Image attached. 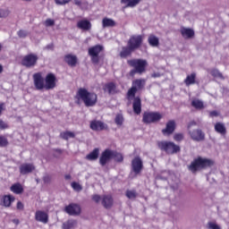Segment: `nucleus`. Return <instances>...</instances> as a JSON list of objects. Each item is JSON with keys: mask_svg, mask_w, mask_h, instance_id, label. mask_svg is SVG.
I'll use <instances>...</instances> for the list:
<instances>
[{"mask_svg": "<svg viewBox=\"0 0 229 229\" xmlns=\"http://www.w3.org/2000/svg\"><path fill=\"white\" fill-rule=\"evenodd\" d=\"M34 87L36 90H53L56 87V75L49 72L46 75L45 79L42 76V72H36L32 75Z\"/></svg>", "mask_w": 229, "mask_h": 229, "instance_id": "obj_2", "label": "nucleus"}, {"mask_svg": "<svg viewBox=\"0 0 229 229\" xmlns=\"http://www.w3.org/2000/svg\"><path fill=\"white\" fill-rule=\"evenodd\" d=\"M127 64L132 69L129 72L131 78H135V74L140 76L146 72L148 67V61L146 59H130L127 60Z\"/></svg>", "mask_w": 229, "mask_h": 229, "instance_id": "obj_5", "label": "nucleus"}, {"mask_svg": "<svg viewBox=\"0 0 229 229\" xmlns=\"http://www.w3.org/2000/svg\"><path fill=\"white\" fill-rule=\"evenodd\" d=\"M53 151L55 153H58V155H62V153H64V150H62L61 148H54Z\"/></svg>", "mask_w": 229, "mask_h": 229, "instance_id": "obj_53", "label": "nucleus"}, {"mask_svg": "<svg viewBox=\"0 0 229 229\" xmlns=\"http://www.w3.org/2000/svg\"><path fill=\"white\" fill-rule=\"evenodd\" d=\"M103 90L109 95L117 94V85L114 82H107L103 86Z\"/></svg>", "mask_w": 229, "mask_h": 229, "instance_id": "obj_23", "label": "nucleus"}, {"mask_svg": "<svg viewBox=\"0 0 229 229\" xmlns=\"http://www.w3.org/2000/svg\"><path fill=\"white\" fill-rule=\"evenodd\" d=\"M19 169L21 174H30V173L35 171V165L33 164L24 163L20 165Z\"/></svg>", "mask_w": 229, "mask_h": 229, "instance_id": "obj_20", "label": "nucleus"}, {"mask_svg": "<svg viewBox=\"0 0 229 229\" xmlns=\"http://www.w3.org/2000/svg\"><path fill=\"white\" fill-rule=\"evenodd\" d=\"M212 165H214V160L199 156L191 161L188 166V170L191 171L192 174H196V173L205 171V169H208V167H212Z\"/></svg>", "mask_w": 229, "mask_h": 229, "instance_id": "obj_4", "label": "nucleus"}, {"mask_svg": "<svg viewBox=\"0 0 229 229\" xmlns=\"http://www.w3.org/2000/svg\"><path fill=\"white\" fill-rule=\"evenodd\" d=\"M157 148H159L161 151H165L166 155H176V153H180L182 150L180 146L173 141H158Z\"/></svg>", "mask_w": 229, "mask_h": 229, "instance_id": "obj_6", "label": "nucleus"}, {"mask_svg": "<svg viewBox=\"0 0 229 229\" xmlns=\"http://www.w3.org/2000/svg\"><path fill=\"white\" fill-rule=\"evenodd\" d=\"M38 63V55L35 53H30L26 55H24L21 60V64L23 67H26V69H31L37 65Z\"/></svg>", "mask_w": 229, "mask_h": 229, "instance_id": "obj_7", "label": "nucleus"}, {"mask_svg": "<svg viewBox=\"0 0 229 229\" xmlns=\"http://www.w3.org/2000/svg\"><path fill=\"white\" fill-rule=\"evenodd\" d=\"M43 182H44L45 183H49V182H51V176H49V175L44 176V177H43Z\"/></svg>", "mask_w": 229, "mask_h": 229, "instance_id": "obj_52", "label": "nucleus"}, {"mask_svg": "<svg viewBox=\"0 0 229 229\" xmlns=\"http://www.w3.org/2000/svg\"><path fill=\"white\" fill-rule=\"evenodd\" d=\"M197 78L198 75L196 74V72H191L186 76L183 83L184 85H186V87H191V85H198V83L199 82L197 81Z\"/></svg>", "mask_w": 229, "mask_h": 229, "instance_id": "obj_18", "label": "nucleus"}, {"mask_svg": "<svg viewBox=\"0 0 229 229\" xmlns=\"http://www.w3.org/2000/svg\"><path fill=\"white\" fill-rule=\"evenodd\" d=\"M210 74L213 76V78H223V73L220 72L217 69L211 70Z\"/></svg>", "mask_w": 229, "mask_h": 229, "instance_id": "obj_40", "label": "nucleus"}, {"mask_svg": "<svg viewBox=\"0 0 229 229\" xmlns=\"http://www.w3.org/2000/svg\"><path fill=\"white\" fill-rule=\"evenodd\" d=\"M181 35L183 38L189 39V38H194V30L191 29V28H185L182 27L181 29Z\"/></svg>", "mask_w": 229, "mask_h": 229, "instance_id": "obj_24", "label": "nucleus"}, {"mask_svg": "<svg viewBox=\"0 0 229 229\" xmlns=\"http://www.w3.org/2000/svg\"><path fill=\"white\" fill-rule=\"evenodd\" d=\"M183 139H185V136L182 132H178L174 135V140H175V142H182Z\"/></svg>", "mask_w": 229, "mask_h": 229, "instance_id": "obj_41", "label": "nucleus"}, {"mask_svg": "<svg viewBox=\"0 0 229 229\" xmlns=\"http://www.w3.org/2000/svg\"><path fill=\"white\" fill-rule=\"evenodd\" d=\"M157 77H158V75L157 74H154V78H157Z\"/></svg>", "mask_w": 229, "mask_h": 229, "instance_id": "obj_61", "label": "nucleus"}, {"mask_svg": "<svg viewBox=\"0 0 229 229\" xmlns=\"http://www.w3.org/2000/svg\"><path fill=\"white\" fill-rule=\"evenodd\" d=\"M209 117H219V112L217 111L209 112Z\"/></svg>", "mask_w": 229, "mask_h": 229, "instance_id": "obj_50", "label": "nucleus"}, {"mask_svg": "<svg viewBox=\"0 0 229 229\" xmlns=\"http://www.w3.org/2000/svg\"><path fill=\"white\" fill-rule=\"evenodd\" d=\"M13 222L15 225H19V219H13Z\"/></svg>", "mask_w": 229, "mask_h": 229, "instance_id": "obj_59", "label": "nucleus"}, {"mask_svg": "<svg viewBox=\"0 0 229 229\" xmlns=\"http://www.w3.org/2000/svg\"><path fill=\"white\" fill-rule=\"evenodd\" d=\"M8 128H10L8 123L4 122L3 119H0V130H8Z\"/></svg>", "mask_w": 229, "mask_h": 229, "instance_id": "obj_42", "label": "nucleus"}, {"mask_svg": "<svg viewBox=\"0 0 229 229\" xmlns=\"http://www.w3.org/2000/svg\"><path fill=\"white\" fill-rule=\"evenodd\" d=\"M72 0H55V4H60L61 6H64V4H69Z\"/></svg>", "mask_w": 229, "mask_h": 229, "instance_id": "obj_47", "label": "nucleus"}, {"mask_svg": "<svg viewBox=\"0 0 229 229\" xmlns=\"http://www.w3.org/2000/svg\"><path fill=\"white\" fill-rule=\"evenodd\" d=\"M133 51L135 50L131 48L129 45L123 47L122 51L120 52V57L128 58V56H131V53H133Z\"/></svg>", "mask_w": 229, "mask_h": 229, "instance_id": "obj_25", "label": "nucleus"}, {"mask_svg": "<svg viewBox=\"0 0 229 229\" xmlns=\"http://www.w3.org/2000/svg\"><path fill=\"white\" fill-rule=\"evenodd\" d=\"M64 62L70 67H76V65L78 64V56L72 54H67L64 55Z\"/></svg>", "mask_w": 229, "mask_h": 229, "instance_id": "obj_22", "label": "nucleus"}, {"mask_svg": "<svg viewBox=\"0 0 229 229\" xmlns=\"http://www.w3.org/2000/svg\"><path fill=\"white\" fill-rule=\"evenodd\" d=\"M144 42V37L142 35H132L127 41V46L132 48L134 51L140 49Z\"/></svg>", "mask_w": 229, "mask_h": 229, "instance_id": "obj_9", "label": "nucleus"}, {"mask_svg": "<svg viewBox=\"0 0 229 229\" xmlns=\"http://www.w3.org/2000/svg\"><path fill=\"white\" fill-rule=\"evenodd\" d=\"M72 187L74 191H81V189H82L81 185H80V183H78L76 182H72Z\"/></svg>", "mask_w": 229, "mask_h": 229, "instance_id": "obj_46", "label": "nucleus"}, {"mask_svg": "<svg viewBox=\"0 0 229 229\" xmlns=\"http://www.w3.org/2000/svg\"><path fill=\"white\" fill-rule=\"evenodd\" d=\"M99 158V148H94L89 154L86 156V160H98Z\"/></svg>", "mask_w": 229, "mask_h": 229, "instance_id": "obj_29", "label": "nucleus"}, {"mask_svg": "<svg viewBox=\"0 0 229 229\" xmlns=\"http://www.w3.org/2000/svg\"><path fill=\"white\" fill-rule=\"evenodd\" d=\"M65 180H71L72 176L71 174L64 175Z\"/></svg>", "mask_w": 229, "mask_h": 229, "instance_id": "obj_58", "label": "nucleus"}, {"mask_svg": "<svg viewBox=\"0 0 229 229\" xmlns=\"http://www.w3.org/2000/svg\"><path fill=\"white\" fill-rule=\"evenodd\" d=\"M77 28L82 31H90L92 30V23L89 20H81L77 22Z\"/></svg>", "mask_w": 229, "mask_h": 229, "instance_id": "obj_21", "label": "nucleus"}, {"mask_svg": "<svg viewBox=\"0 0 229 229\" xmlns=\"http://www.w3.org/2000/svg\"><path fill=\"white\" fill-rule=\"evenodd\" d=\"M114 158V162H118L121 164V162L124 161V157L120 152H117L116 150H112V159Z\"/></svg>", "mask_w": 229, "mask_h": 229, "instance_id": "obj_34", "label": "nucleus"}, {"mask_svg": "<svg viewBox=\"0 0 229 229\" xmlns=\"http://www.w3.org/2000/svg\"><path fill=\"white\" fill-rule=\"evenodd\" d=\"M125 196L129 199H135V198H137V196H139V194L137 193V191L135 190H127L125 192Z\"/></svg>", "mask_w": 229, "mask_h": 229, "instance_id": "obj_37", "label": "nucleus"}, {"mask_svg": "<svg viewBox=\"0 0 229 229\" xmlns=\"http://www.w3.org/2000/svg\"><path fill=\"white\" fill-rule=\"evenodd\" d=\"M122 4H126L125 8H133L140 3V0H121Z\"/></svg>", "mask_w": 229, "mask_h": 229, "instance_id": "obj_32", "label": "nucleus"}, {"mask_svg": "<svg viewBox=\"0 0 229 229\" xmlns=\"http://www.w3.org/2000/svg\"><path fill=\"white\" fill-rule=\"evenodd\" d=\"M59 137L64 140H69L70 139H74L76 134L71 131H63L60 133Z\"/></svg>", "mask_w": 229, "mask_h": 229, "instance_id": "obj_33", "label": "nucleus"}, {"mask_svg": "<svg viewBox=\"0 0 229 229\" xmlns=\"http://www.w3.org/2000/svg\"><path fill=\"white\" fill-rule=\"evenodd\" d=\"M196 124H197V123H196V122H194V121L190 122L189 124H188V130H191V126H196Z\"/></svg>", "mask_w": 229, "mask_h": 229, "instance_id": "obj_54", "label": "nucleus"}, {"mask_svg": "<svg viewBox=\"0 0 229 229\" xmlns=\"http://www.w3.org/2000/svg\"><path fill=\"white\" fill-rule=\"evenodd\" d=\"M1 49H3V46H1V44H0V51H1Z\"/></svg>", "mask_w": 229, "mask_h": 229, "instance_id": "obj_62", "label": "nucleus"}, {"mask_svg": "<svg viewBox=\"0 0 229 229\" xmlns=\"http://www.w3.org/2000/svg\"><path fill=\"white\" fill-rule=\"evenodd\" d=\"M191 106H193V108H196V110H203V108H205L203 101L198 98H195L191 101Z\"/></svg>", "mask_w": 229, "mask_h": 229, "instance_id": "obj_35", "label": "nucleus"}, {"mask_svg": "<svg viewBox=\"0 0 229 229\" xmlns=\"http://www.w3.org/2000/svg\"><path fill=\"white\" fill-rule=\"evenodd\" d=\"M89 127L93 131H103V130H108V125L99 120L91 121Z\"/></svg>", "mask_w": 229, "mask_h": 229, "instance_id": "obj_12", "label": "nucleus"}, {"mask_svg": "<svg viewBox=\"0 0 229 229\" xmlns=\"http://www.w3.org/2000/svg\"><path fill=\"white\" fill-rule=\"evenodd\" d=\"M162 114L158 112H145L143 113L142 123L144 124H153L162 121Z\"/></svg>", "mask_w": 229, "mask_h": 229, "instance_id": "obj_8", "label": "nucleus"}, {"mask_svg": "<svg viewBox=\"0 0 229 229\" xmlns=\"http://www.w3.org/2000/svg\"><path fill=\"white\" fill-rule=\"evenodd\" d=\"M10 191L11 192H13V194H22V192H24V188L21 182H16L11 186Z\"/></svg>", "mask_w": 229, "mask_h": 229, "instance_id": "obj_26", "label": "nucleus"}, {"mask_svg": "<svg viewBox=\"0 0 229 229\" xmlns=\"http://www.w3.org/2000/svg\"><path fill=\"white\" fill-rule=\"evenodd\" d=\"M10 15L9 10L0 9V19H3L4 17H8Z\"/></svg>", "mask_w": 229, "mask_h": 229, "instance_id": "obj_44", "label": "nucleus"}, {"mask_svg": "<svg viewBox=\"0 0 229 229\" xmlns=\"http://www.w3.org/2000/svg\"><path fill=\"white\" fill-rule=\"evenodd\" d=\"M104 47L101 45H96L88 49L89 55L91 56L92 64H99V53L103 51Z\"/></svg>", "mask_w": 229, "mask_h": 229, "instance_id": "obj_10", "label": "nucleus"}, {"mask_svg": "<svg viewBox=\"0 0 229 229\" xmlns=\"http://www.w3.org/2000/svg\"><path fill=\"white\" fill-rule=\"evenodd\" d=\"M64 210L69 216H80L81 214V208L78 204H70L65 207Z\"/></svg>", "mask_w": 229, "mask_h": 229, "instance_id": "obj_15", "label": "nucleus"}, {"mask_svg": "<svg viewBox=\"0 0 229 229\" xmlns=\"http://www.w3.org/2000/svg\"><path fill=\"white\" fill-rule=\"evenodd\" d=\"M2 199L4 207H12V203L15 201V197L13 195H4Z\"/></svg>", "mask_w": 229, "mask_h": 229, "instance_id": "obj_30", "label": "nucleus"}, {"mask_svg": "<svg viewBox=\"0 0 229 229\" xmlns=\"http://www.w3.org/2000/svg\"><path fill=\"white\" fill-rule=\"evenodd\" d=\"M10 146V141H8V138L4 135H0V148H8Z\"/></svg>", "mask_w": 229, "mask_h": 229, "instance_id": "obj_36", "label": "nucleus"}, {"mask_svg": "<svg viewBox=\"0 0 229 229\" xmlns=\"http://www.w3.org/2000/svg\"><path fill=\"white\" fill-rule=\"evenodd\" d=\"M75 99L77 100V105H80V101L87 106H96L98 105V94L95 92H90L85 88H80L75 95Z\"/></svg>", "mask_w": 229, "mask_h": 229, "instance_id": "obj_3", "label": "nucleus"}, {"mask_svg": "<svg viewBox=\"0 0 229 229\" xmlns=\"http://www.w3.org/2000/svg\"><path fill=\"white\" fill-rule=\"evenodd\" d=\"M45 26L49 28L50 26H55V20L47 19L45 21Z\"/></svg>", "mask_w": 229, "mask_h": 229, "instance_id": "obj_48", "label": "nucleus"}, {"mask_svg": "<svg viewBox=\"0 0 229 229\" xmlns=\"http://www.w3.org/2000/svg\"><path fill=\"white\" fill-rule=\"evenodd\" d=\"M114 123L117 124V126H123V123H124V116H123V114H116Z\"/></svg>", "mask_w": 229, "mask_h": 229, "instance_id": "obj_38", "label": "nucleus"}, {"mask_svg": "<svg viewBox=\"0 0 229 229\" xmlns=\"http://www.w3.org/2000/svg\"><path fill=\"white\" fill-rule=\"evenodd\" d=\"M3 106H4V104H0V115L3 114Z\"/></svg>", "mask_w": 229, "mask_h": 229, "instance_id": "obj_57", "label": "nucleus"}, {"mask_svg": "<svg viewBox=\"0 0 229 229\" xmlns=\"http://www.w3.org/2000/svg\"><path fill=\"white\" fill-rule=\"evenodd\" d=\"M131 167L134 174H140L144 167V165L142 164V159L140 158V157H136L132 159Z\"/></svg>", "mask_w": 229, "mask_h": 229, "instance_id": "obj_13", "label": "nucleus"}, {"mask_svg": "<svg viewBox=\"0 0 229 229\" xmlns=\"http://www.w3.org/2000/svg\"><path fill=\"white\" fill-rule=\"evenodd\" d=\"M146 87V79H135L132 81V86L128 89L126 98L129 101H132V110L136 115L142 113V99L140 97H135L139 90H142Z\"/></svg>", "mask_w": 229, "mask_h": 229, "instance_id": "obj_1", "label": "nucleus"}, {"mask_svg": "<svg viewBox=\"0 0 229 229\" xmlns=\"http://www.w3.org/2000/svg\"><path fill=\"white\" fill-rule=\"evenodd\" d=\"M112 160V149L106 148L99 157V165L105 167Z\"/></svg>", "mask_w": 229, "mask_h": 229, "instance_id": "obj_11", "label": "nucleus"}, {"mask_svg": "<svg viewBox=\"0 0 229 229\" xmlns=\"http://www.w3.org/2000/svg\"><path fill=\"white\" fill-rule=\"evenodd\" d=\"M17 35L20 38H26L28 37V32L24 30H20L17 32Z\"/></svg>", "mask_w": 229, "mask_h": 229, "instance_id": "obj_43", "label": "nucleus"}, {"mask_svg": "<svg viewBox=\"0 0 229 229\" xmlns=\"http://www.w3.org/2000/svg\"><path fill=\"white\" fill-rule=\"evenodd\" d=\"M101 203L104 208L108 210L114 207V197L110 194L103 195Z\"/></svg>", "mask_w": 229, "mask_h": 229, "instance_id": "obj_19", "label": "nucleus"}, {"mask_svg": "<svg viewBox=\"0 0 229 229\" xmlns=\"http://www.w3.org/2000/svg\"><path fill=\"white\" fill-rule=\"evenodd\" d=\"M148 42L151 47H158L160 46V39L153 34L148 36Z\"/></svg>", "mask_w": 229, "mask_h": 229, "instance_id": "obj_28", "label": "nucleus"}, {"mask_svg": "<svg viewBox=\"0 0 229 229\" xmlns=\"http://www.w3.org/2000/svg\"><path fill=\"white\" fill-rule=\"evenodd\" d=\"M174 130H176V122H174V120H169L166 123L165 128L162 130V133L167 136L173 135Z\"/></svg>", "mask_w": 229, "mask_h": 229, "instance_id": "obj_16", "label": "nucleus"}, {"mask_svg": "<svg viewBox=\"0 0 229 229\" xmlns=\"http://www.w3.org/2000/svg\"><path fill=\"white\" fill-rule=\"evenodd\" d=\"M117 26V23L115 21L110 19V18H103L102 20V27L103 28H115Z\"/></svg>", "mask_w": 229, "mask_h": 229, "instance_id": "obj_27", "label": "nucleus"}, {"mask_svg": "<svg viewBox=\"0 0 229 229\" xmlns=\"http://www.w3.org/2000/svg\"><path fill=\"white\" fill-rule=\"evenodd\" d=\"M215 131L216 133H220V135H226V127L225 126V123H216L215 124Z\"/></svg>", "mask_w": 229, "mask_h": 229, "instance_id": "obj_31", "label": "nucleus"}, {"mask_svg": "<svg viewBox=\"0 0 229 229\" xmlns=\"http://www.w3.org/2000/svg\"><path fill=\"white\" fill-rule=\"evenodd\" d=\"M3 71H4L3 65H2V64H0V74H2V73H3Z\"/></svg>", "mask_w": 229, "mask_h": 229, "instance_id": "obj_60", "label": "nucleus"}, {"mask_svg": "<svg viewBox=\"0 0 229 229\" xmlns=\"http://www.w3.org/2000/svg\"><path fill=\"white\" fill-rule=\"evenodd\" d=\"M35 219L39 223H43L44 225H47L49 223V215L46 213V211L38 210L35 213Z\"/></svg>", "mask_w": 229, "mask_h": 229, "instance_id": "obj_17", "label": "nucleus"}, {"mask_svg": "<svg viewBox=\"0 0 229 229\" xmlns=\"http://www.w3.org/2000/svg\"><path fill=\"white\" fill-rule=\"evenodd\" d=\"M74 3L77 6H81V2L80 0H75Z\"/></svg>", "mask_w": 229, "mask_h": 229, "instance_id": "obj_56", "label": "nucleus"}, {"mask_svg": "<svg viewBox=\"0 0 229 229\" xmlns=\"http://www.w3.org/2000/svg\"><path fill=\"white\" fill-rule=\"evenodd\" d=\"M92 200L95 201V203H99V201H102L103 197L98 194H94L91 197Z\"/></svg>", "mask_w": 229, "mask_h": 229, "instance_id": "obj_45", "label": "nucleus"}, {"mask_svg": "<svg viewBox=\"0 0 229 229\" xmlns=\"http://www.w3.org/2000/svg\"><path fill=\"white\" fill-rule=\"evenodd\" d=\"M46 47L47 49H50L51 51H53V49H55V45L53 43H51V44L47 45Z\"/></svg>", "mask_w": 229, "mask_h": 229, "instance_id": "obj_55", "label": "nucleus"}, {"mask_svg": "<svg viewBox=\"0 0 229 229\" xmlns=\"http://www.w3.org/2000/svg\"><path fill=\"white\" fill-rule=\"evenodd\" d=\"M208 225L209 229H221L216 223L209 222Z\"/></svg>", "mask_w": 229, "mask_h": 229, "instance_id": "obj_49", "label": "nucleus"}, {"mask_svg": "<svg viewBox=\"0 0 229 229\" xmlns=\"http://www.w3.org/2000/svg\"><path fill=\"white\" fill-rule=\"evenodd\" d=\"M75 225V220H68L63 224V229H72Z\"/></svg>", "mask_w": 229, "mask_h": 229, "instance_id": "obj_39", "label": "nucleus"}, {"mask_svg": "<svg viewBox=\"0 0 229 229\" xmlns=\"http://www.w3.org/2000/svg\"><path fill=\"white\" fill-rule=\"evenodd\" d=\"M16 208L18 210H24V204H22L21 201L17 202Z\"/></svg>", "mask_w": 229, "mask_h": 229, "instance_id": "obj_51", "label": "nucleus"}, {"mask_svg": "<svg viewBox=\"0 0 229 229\" xmlns=\"http://www.w3.org/2000/svg\"><path fill=\"white\" fill-rule=\"evenodd\" d=\"M189 134L191 136V139L192 140H195V142H201V140H205V132H203V131H201L200 129L190 131Z\"/></svg>", "mask_w": 229, "mask_h": 229, "instance_id": "obj_14", "label": "nucleus"}]
</instances>
